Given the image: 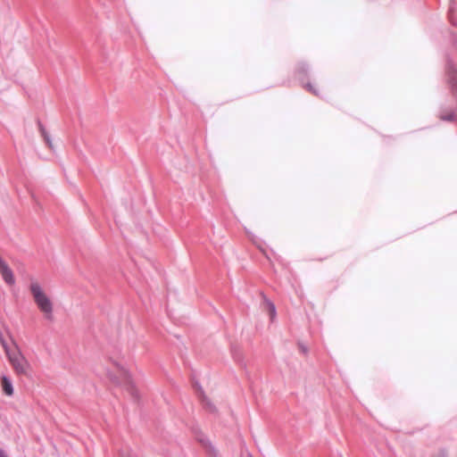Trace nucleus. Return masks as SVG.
<instances>
[{
    "instance_id": "1",
    "label": "nucleus",
    "mask_w": 457,
    "mask_h": 457,
    "mask_svg": "<svg viewBox=\"0 0 457 457\" xmlns=\"http://www.w3.org/2000/svg\"><path fill=\"white\" fill-rule=\"evenodd\" d=\"M1 345L14 374L17 377L31 378L33 373L32 365L17 343L13 341L12 346H10L4 340H1Z\"/></svg>"
},
{
    "instance_id": "2",
    "label": "nucleus",
    "mask_w": 457,
    "mask_h": 457,
    "mask_svg": "<svg viewBox=\"0 0 457 457\" xmlns=\"http://www.w3.org/2000/svg\"><path fill=\"white\" fill-rule=\"evenodd\" d=\"M29 292L37 310L46 321L54 320V302L46 288L37 279H30Z\"/></svg>"
},
{
    "instance_id": "3",
    "label": "nucleus",
    "mask_w": 457,
    "mask_h": 457,
    "mask_svg": "<svg viewBox=\"0 0 457 457\" xmlns=\"http://www.w3.org/2000/svg\"><path fill=\"white\" fill-rule=\"evenodd\" d=\"M105 377L113 386L124 388L129 392L135 389L132 375L123 364L117 361L110 360L105 369Z\"/></svg>"
},
{
    "instance_id": "4",
    "label": "nucleus",
    "mask_w": 457,
    "mask_h": 457,
    "mask_svg": "<svg viewBox=\"0 0 457 457\" xmlns=\"http://www.w3.org/2000/svg\"><path fill=\"white\" fill-rule=\"evenodd\" d=\"M0 274L4 282L10 286L15 283V278L9 265L0 257Z\"/></svg>"
},
{
    "instance_id": "5",
    "label": "nucleus",
    "mask_w": 457,
    "mask_h": 457,
    "mask_svg": "<svg viewBox=\"0 0 457 457\" xmlns=\"http://www.w3.org/2000/svg\"><path fill=\"white\" fill-rule=\"evenodd\" d=\"M1 387L3 393L7 396H12L14 393L12 383L7 376L1 377Z\"/></svg>"
},
{
    "instance_id": "6",
    "label": "nucleus",
    "mask_w": 457,
    "mask_h": 457,
    "mask_svg": "<svg viewBox=\"0 0 457 457\" xmlns=\"http://www.w3.org/2000/svg\"><path fill=\"white\" fill-rule=\"evenodd\" d=\"M202 403L204 406V408L209 411L210 412H215L216 411V406L214 403H212V401L206 396L202 395H201Z\"/></svg>"
},
{
    "instance_id": "7",
    "label": "nucleus",
    "mask_w": 457,
    "mask_h": 457,
    "mask_svg": "<svg viewBox=\"0 0 457 457\" xmlns=\"http://www.w3.org/2000/svg\"><path fill=\"white\" fill-rule=\"evenodd\" d=\"M265 307L269 312L270 319L273 320L276 315V309L274 304L271 302L265 300Z\"/></svg>"
},
{
    "instance_id": "8",
    "label": "nucleus",
    "mask_w": 457,
    "mask_h": 457,
    "mask_svg": "<svg viewBox=\"0 0 457 457\" xmlns=\"http://www.w3.org/2000/svg\"><path fill=\"white\" fill-rule=\"evenodd\" d=\"M40 132H41V134H42V136H43V137H44L45 141L46 142V144H47L49 146H51V141H50V138H49V137H48V135H47V133H46V129H45L42 126H40Z\"/></svg>"
},
{
    "instance_id": "9",
    "label": "nucleus",
    "mask_w": 457,
    "mask_h": 457,
    "mask_svg": "<svg viewBox=\"0 0 457 457\" xmlns=\"http://www.w3.org/2000/svg\"><path fill=\"white\" fill-rule=\"evenodd\" d=\"M306 88H307L310 92H312V94H314V95H316V96L318 95V92H317V91L312 87V85H310V84L306 85Z\"/></svg>"
},
{
    "instance_id": "10",
    "label": "nucleus",
    "mask_w": 457,
    "mask_h": 457,
    "mask_svg": "<svg viewBox=\"0 0 457 457\" xmlns=\"http://www.w3.org/2000/svg\"><path fill=\"white\" fill-rule=\"evenodd\" d=\"M0 457H8L4 451L0 450Z\"/></svg>"
}]
</instances>
